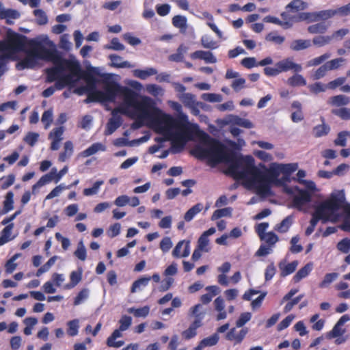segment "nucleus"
Listing matches in <instances>:
<instances>
[{"mask_svg": "<svg viewBox=\"0 0 350 350\" xmlns=\"http://www.w3.org/2000/svg\"><path fill=\"white\" fill-rule=\"evenodd\" d=\"M191 154L200 160L207 159L208 165L214 167L219 163L228 165L225 174L235 180H245L251 186H256L259 193L269 195L271 185H276L280 175L277 166H272L266 172L255 165L252 156L229 154L226 147L219 140L202 132L200 142L191 150Z\"/></svg>", "mask_w": 350, "mask_h": 350, "instance_id": "1", "label": "nucleus"}, {"mask_svg": "<svg viewBox=\"0 0 350 350\" xmlns=\"http://www.w3.org/2000/svg\"><path fill=\"white\" fill-rule=\"evenodd\" d=\"M135 103L131 108L137 112L138 119H147L155 133H167L175 131V118L154 107L150 98L144 96L139 99L138 94Z\"/></svg>", "mask_w": 350, "mask_h": 350, "instance_id": "2", "label": "nucleus"}, {"mask_svg": "<svg viewBox=\"0 0 350 350\" xmlns=\"http://www.w3.org/2000/svg\"><path fill=\"white\" fill-rule=\"evenodd\" d=\"M47 60L52 62L54 66L46 69V82L55 81L57 90L72 84L75 77L81 76V68L77 61L64 59L57 52Z\"/></svg>", "mask_w": 350, "mask_h": 350, "instance_id": "3", "label": "nucleus"}, {"mask_svg": "<svg viewBox=\"0 0 350 350\" xmlns=\"http://www.w3.org/2000/svg\"><path fill=\"white\" fill-rule=\"evenodd\" d=\"M102 82L105 85L104 91L94 90L88 94L85 100L86 103L90 102H113L118 96L122 98L124 105L126 107H132L135 104V99L138 93L133 90L122 86L118 83L112 81L111 74H102Z\"/></svg>", "mask_w": 350, "mask_h": 350, "instance_id": "4", "label": "nucleus"}, {"mask_svg": "<svg viewBox=\"0 0 350 350\" xmlns=\"http://www.w3.org/2000/svg\"><path fill=\"white\" fill-rule=\"evenodd\" d=\"M344 201L345 196L342 193L332 195L329 200H325L317 207L312 214L310 225L316 227L320 219H322L323 223L327 221L336 222L340 217L338 211L342 207Z\"/></svg>", "mask_w": 350, "mask_h": 350, "instance_id": "5", "label": "nucleus"}, {"mask_svg": "<svg viewBox=\"0 0 350 350\" xmlns=\"http://www.w3.org/2000/svg\"><path fill=\"white\" fill-rule=\"evenodd\" d=\"M181 108V105L176 103V152H180L194 137V131L187 116L180 112Z\"/></svg>", "mask_w": 350, "mask_h": 350, "instance_id": "6", "label": "nucleus"}, {"mask_svg": "<svg viewBox=\"0 0 350 350\" xmlns=\"http://www.w3.org/2000/svg\"><path fill=\"white\" fill-rule=\"evenodd\" d=\"M26 48H28L27 53L33 55L40 59L47 60L57 53L55 50L46 48L41 42L35 39L29 40L27 36L22 49L14 50V52L23 51Z\"/></svg>", "mask_w": 350, "mask_h": 350, "instance_id": "7", "label": "nucleus"}, {"mask_svg": "<svg viewBox=\"0 0 350 350\" xmlns=\"http://www.w3.org/2000/svg\"><path fill=\"white\" fill-rule=\"evenodd\" d=\"M26 36L9 29L7 33V40L0 41V51H8L14 52V50L22 49Z\"/></svg>", "mask_w": 350, "mask_h": 350, "instance_id": "8", "label": "nucleus"}, {"mask_svg": "<svg viewBox=\"0 0 350 350\" xmlns=\"http://www.w3.org/2000/svg\"><path fill=\"white\" fill-rule=\"evenodd\" d=\"M120 327L115 329L107 338L106 344L109 347L119 348L124 345L123 340L116 341V339L122 336L121 332L129 328L132 323V318L130 316L123 315L119 321Z\"/></svg>", "mask_w": 350, "mask_h": 350, "instance_id": "9", "label": "nucleus"}, {"mask_svg": "<svg viewBox=\"0 0 350 350\" xmlns=\"http://www.w3.org/2000/svg\"><path fill=\"white\" fill-rule=\"evenodd\" d=\"M126 108V107H118L114 109L112 111V117L109 120L106 126V129L105 131V135H111L121 126L122 123V118L120 115H118V113H121L122 114H128Z\"/></svg>", "mask_w": 350, "mask_h": 350, "instance_id": "10", "label": "nucleus"}, {"mask_svg": "<svg viewBox=\"0 0 350 350\" xmlns=\"http://www.w3.org/2000/svg\"><path fill=\"white\" fill-rule=\"evenodd\" d=\"M278 66L279 71L281 72H288L293 70L295 72H299L302 70L301 64L295 63L291 58H285L282 60L278 62L275 64Z\"/></svg>", "mask_w": 350, "mask_h": 350, "instance_id": "11", "label": "nucleus"}, {"mask_svg": "<svg viewBox=\"0 0 350 350\" xmlns=\"http://www.w3.org/2000/svg\"><path fill=\"white\" fill-rule=\"evenodd\" d=\"M349 320L350 317L348 314H345L341 317L334 326L332 330L327 333V338L331 339L342 336L345 332V329H342V327Z\"/></svg>", "mask_w": 350, "mask_h": 350, "instance_id": "12", "label": "nucleus"}, {"mask_svg": "<svg viewBox=\"0 0 350 350\" xmlns=\"http://www.w3.org/2000/svg\"><path fill=\"white\" fill-rule=\"evenodd\" d=\"M298 194L293 198V205L299 210H302V206L311 201V195L306 191L295 187Z\"/></svg>", "mask_w": 350, "mask_h": 350, "instance_id": "13", "label": "nucleus"}, {"mask_svg": "<svg viewBox=\"0 0 350 350\" xmlns=\"http://www.w3.org/2000/svg\"><path fill=\"white\" fill-rule=\"evenodd\" d=\"M175 274V263L172 262L164 271V275L166 276L161 282V291H166L168 290L173 283V279L168 277L169 275H173Z\"/></svg>", "mask_w": 350, "mask_h": 350, "instance_id": "14", "label": "nucleus"}, {"mask_svg": "<svg viewBox=\"0 0 350 350\" xmlns=\"http://www.w3.org/2000/svg\"><path fill=\"white\" fill-rule=\"evenodd\" d=\"M281 17L284 21V29H289L294 23H298V13L291 10H286V12L281 14Z\"/></svg>", "mask_w": 350, "mask_h": 350, "instance_id": "15", "label": "nucleus"}, {"mask_svg": "<svg viewBox=\"0 0 350 350\" xmlns=\"http://www.w3.org/2000/svg\"><path fill=\"white\" fill-rule=\"evenodd\" d=\"M192 59H199L204 60L206 63H216L217 59L211 51H196L191 54Z\"/></svg>", "mask_w": 350, "mask_h": 350, "instance_id": "16", "label": "nucleus"}, {"mask_svg": "<svg viewBox=\"0 0 350 350\" xmlns=\"http://www.w3.org/2000/svg\"><path fill=\"white\" fill-rule=\"evenodd\" d=\"M163 137H157L154 141L157 143L162 144L166 141H170V148L169 151L175 153V131H170L167 133H160Z\"/></svg>", "mask_w": 350, "mask_h": 350, "instance_id": "17", "label": "nucleus"}, {"mask_svg": "<svg viewBox=\"0 0 350 350\" xmlns=\"http://www.w3.org/2000/svg\"><path fill=\"white\" fill-rule=\"evenodd\" d=\"M298 262L297 260H294L287 265H286L285 260L280 261L278 264V267L281 271V277H286V275L293 273L295 271Z\"/></svg>", "mask_w": 350, "mask_h": 350, "instance_id": "18", "label": "nucleus"}, {"mask_svg": "<svg viewBox=\"0 0 350 350\" xmlns=\"http://www.w3.org/2000/svg\"><path fill=\"white\" fill-rule=\"evenodd\" d=\"M20 17V13L12 9H0V19H5L6 23L12 25L13 22L10 19H17Z\"/></svg>", "mask_w": 350, "mask_h": 350, "instance_id": "19", "label": "nucleus"}, {"mask_svg": "<svg viewBox=\"0 0 350 350\" xmlns=\"http://www.w3.org/2000/svg\"><path fill=\"white\" fill-rule=\"evenodd\" d=\"M202 325V323L200 322V318L198 317V319H196L190 325L189 328L183 332V336L187 340L193 338L197 334L196 329Z\"/></svg>", "mask_w": 350, "mask_h": 350, "instance_id": "20", "label": "nucleus"}, {"mask_svg": "<svg viewBox=\"0 0 350 350\" xmlns=\"http://www.w3.org/2000/svg\"><path fill=\"white\" fill-rule=\"evenodd\" d=\"M83 274V269L79 267L77 271H73L70 274V282L66 285V288L70 289L76 286L81 280Z\"/></svg>", "mask_w": 350, "mask_h": 350, "instance_id": "21", "label": "nucleus"}, {"mask_svg": "<svg viewBox=\"0 0 350 350\" xmlns=\"http://www.w3.org/2000/svg\"><path fill=\"white\" fill-rule=\"evenodd\" d=\"M349 103L350 98L343 94L332 96L328 100L329 104L336 107L347 105Z\"/></svg>", "mask_w": 350, "mask_h": 350, "instance_id": "22", "label": "nucleus"}, {"mask_svg": "<svg viewBox=\"0 0 350 350\" xmlns=\"http://www.w3.org/2000/svg\"><path fill=\"white\" fill-rule=\"evenodd\" d=\"M111 60V66L115 68H131V65L127 61H123L122 57L116 54H111L109 55Z\"/></svg>", "mask_w": 350, "mask_h": 350, "instance_id": "23", "label": "nucleus"}, {"mask_svg": "<svg viewBox=\"0 0 350 350\" xmlns=\"http://www.w3.org/2000/svg\"><path fill=\"white\" fill-rule=\"evenodd\" d=\"M189 241H180L176 244V257H186L189 254Z\"/></svg>", "mask_w": 350, "mask_h": 350, "instance_id": "24", "label": "nucleus"}, {"mask_svg": "<svg viewBox=\"0 0 350 350\" xmlns=\"http://www.w3.org/2000/svg\"><path fill=\"white\" fill-rule=\"evenodd\" d=\"M53 171V170H51V172L49 173L43 175L38 180V181L32 186V192L33 193H35V191L37 189L42 187L43 185H44L46 184L49 183L53 180H54V173Z\"/></svg>", "mask_w": 350, "mask_h": 350, "instance_id": "25", "label": "nucleus"}, {"mask_svg": "<svg viewBox=\"0 0 350 350\" xmlns=\"http://www.w3.org/2000/svg\"><path fill=\"white\" fill-rule=\"evenodd\" d=\"M99 150H105V146L100 143H94L83 150L81 154L82 157H88L96 154Z\"/></svg>", "mask_w": 350, "mask_h": 350, "instance_id": "26", "label": "nucleus"}, {"mask_svg": "<svg viewBox=\"0 0 350 350\" xmlns=\"http://www.w3.org/2000/svg\"><path fill=\"white\" fill-rule=\"evenodd\" d=\"M230 122L232 124L238 125L246 129H251L254 127V124L250 120L240 118L238 116H231Z\"/></svg>", "mask_w": 350, "mask_h": 350, "instance_id": "27", "label": "nucleus"}, {"mask_svg": "<svg viewBox=\"0 0 350 350\" xmlns=\"http://www.w3.org/2000/svg\"><path fill=\"white\" fill-rule=\"evenodd\" d=\"M273 165L277 166L279 172L290 176L291 174L296 171L298 168L297 163H288V164H277L273 163Z\"/></svg>", "mask_w": 350, "mask_h": 350, "instance_id": "28", "label": "nucleus"}, {"mask_svg": "<svg viewBox=\"0 0 350 350\" xmlns=\"http://www.w3.org/2000/svg\"><path fill=\"white\" fill-rule=\"evenodd\" d=\"M310 46V42L308 40H293L291 45L290 49L295 51L306 49Z\"/></svg>", "mask_w": 350, "mask_h": 350, "instance_id": "29", "label": "nucleus"}, {"mask_svg": "<svg viewBox=\"0 0 350 350\" xmlns=\"http://www.w3.org/2000/svg\"><path fill=\"white\" fill-rule=\"evenodd\" d=\"M307 8V3L301 0H293L286 6V10H291L296 13Z\"/></svg>", "mask_w": 350, "mask_h": 350, "instance_id": "30", "label": "nucleus"}, {"mask_svg": "<svg viewBox=\"0 0 350 350\" xmlns=\"http://www.w3.org/2000/svg\"><path fill=\"white\" fill-rule=\"evenodd\" d=\"M312 264L309 262L306 264L304 267L300 269L293 277L295 282H299L301 279L306 278L311 271Z\"/></svg>", "mask_w": 350, "mask_h": 350, "instance_id": "31", "label": "nucleus"}, {"mask_svg": "<svg viewBox=\"0 0 350 350\" xmlns=\"http://www.w3.org/2000/svg\"><path fill=\"white\" fill-rule=\"evenodd\" d=\"M287 83L292 87L306 85V80L302 75L296 72V74L288 79Z\"/></svg>", "mask_w": 350, "mask_h": 350, "instance_id": "32", "label": "nucleus"}, {"mask_svg": "<svg viewBox=\"0 0 350 350\" xmlns=\"http://www.w3.org/2000/svg\"><path fill=\"white\" fill-rule=\"evenodd\" d=\"M203 208V204L198 203L189 208L185 214L184 219L186 221H190L194 216L200 213Z\"/></svg>", "mask_w": 350, "mask_h": 350, "instance_id": "33", "label": "nucleus"}, {"mask_svg": "<svg viewBox=\"0 0 350 350\" xmlns=\"http://www.w3.org/2000/svg\"><path fill=\"white\" fill-rule=\"evenodd\" d=\"M37 59H39L38 57L27 53L26 57L20 62V65L23 68H31L36 66Z\"/></svg>", "mask_w": 350, "mask_h": 350, "instance_id": "34", "label": "nucleus"}, {"mask_svg": "<svg viewBox=\"0 0 350 350\" xmlns=\"http://www.w3.org/2000/svg\"><path fill=\"white\" fill-rule=\"evenodd\" d=\"M14 193L12 191H9L7 193L5 196V199L3 202V208L2 210V213L5 214L8 212L12 211L14 208Z\"/></svg>", "mask_w": 350, "mask_h": 350, "instance_id": "35", "label": "nucleus"}, {"mask_svg": "<svg viewBox=\"0 0 350 350\" xmlns=\"http://www.w3.org/2000/svg\"><path fill=\"white\" fill-rule=\"evenodd\" d=\"M150 281V278H147L146 276L139 278L133 283L131 287V292L134 293L137 291V289H140L141 287L146 286Z\"/></svg>", "mask_w": 350, "mask_h": 350, "instance_id": "36", "label": "nucleus"}, {"mask_svg": "<svg viewBox=\"0 0 350 350\" xmlns=\"http://www.w3.org/2000/svg\"><path fill=\"white\" fill-rule=\"evenodd\" d=\"M293 223V216L289 215L284 218L279 224L275 227V230L280 232H286Z\"/></svg>", "mask_w": 350, "mask_h": 350, "instance_id": "37", "label": "nucleus"}, {"mask_svg": "<svg viewBox=\"0 0 350 350\" xmlns=\"http://www.w3.org/2000/svg\"><path fill=\"white\" fill-rule=\"evenodd\" d=\"M13 227L14 224H10L2 230L0 237V246L3 245L10 240V237L11 235V232Z\"/></svg>", "mask_w": 350, "mask_h": 350, "instance_id": "38", "label": "nucleus"}, {"mask_svg": "<svg viewBox=\"0 0 350 350\" xmlns=\"http://www.w3.org/2000/svg\"><path fill=\"white\" fill-rule=\"evenodd\" d=\"M327 29V25L325 23H319L312 25L308 27V31L310 33H324Z\"/></svg>", "mask_w": 350, "mask_h": 350, "instance_id": "39", "label": "nucleus"}, {"mask_svg": "<svg viewBox=\"0 0 350 350\" xmlns=\"http://www.w3.org/2000/svg\"><path fill=\"white\" fill-rule=\"evenodd\" d=\"M157 73L156 69L153 68H148L146 70H135V76L141 79H146L150 76L154 75Z\"/></svg>", "mask_w": 350, "mask_h": 350, "instance_id": "40", "label": "nucleus"}, {"mask_svg": "<svg viewBox=\"0 0 350 350\" xmlns=\"http://www.w3.org/2000/svg\"><path fill=\"white\" fill-rule=\"evenodd\" d=\"M128 311L133 314L135 317H146L150 312V308L148 306L139 308H131Z\"/></svg>", "mask_w": 350, "mask_h": 350, "instance_id": "41", "label": "nucleus"}, {"mask_svg": "<svg viewBox=\"0 0 350 350\" xmlns=\"http://www.w3.org/2000/svg\"><path fill=\"white\" fill-rule=\"evenodd\" d=\"M330 128L325 124L316 126L313 129V133L315 137H320L326 135L329 132Z\"/></svg>", "mask_w": 350, "mask_h": 350, "instance_id": "42", "label": "nucleus"}, {"mask_svg": "<svg viewBox=\"0 0 350 350\" xmlns=\"http://www.w3.org/2000/svg\"><path fill=\"white\" fill-rule=\"evenodd\" d=\"M315 13L317 21L320 19L325 21L336 16L335 9L321 10Z\"/></svg>", "mask_w": 350, "mask_h": 350, "instance_id": "43", "label": "nucleus"}, {"mask_svg": "<svg viewBox=\"0 0 350 350\" xmlns=\"http://www.w3.org/2000/svg\"><path fill=\"white\" fill-rule=\"evenodd\" d=\"M232 213V208L230 207H226L221 209H217L214 211L211 216L212 220L218 219L222 217L230 216Z\"/></svg>", "mask_w": 350, "mask_h": 350, "instance_id": "44", "label": "nucleus"}, {"mask_svg": "<svg viewBox=\"0 0 350 350\" xmlns=\"http://www.w3.org/2000/svg\"><path fill=\"white\" fill-rule=\"evenodd\" d=\"M33 15L36 17V23L40 25H46L48 23V17L46 13L40 9L35 10Z\"/></svg>", "mask_w": 350, "mask_h": 350, "instance_id": "45", "label": "nucleus"}, {"mask_svg": "<svg viewBox=\"0 0 350 350\" xmlns=\"http://www.w3.org/2000/svg\"><path fill=\"white\" fill-rule=\"evenodd\" d=\"M104 183L103 180H97L96 181L93 186L90 188H85L83 189V195L85 196H90L96 194L98 191L100 187Z\"/></svg>", "mask_w": 350, "mask_h": 350, "instance_id": "46", "label": "nucleus"}, {"mask_svg": "<svg viewBox=\"0 0 350 350\" xmlns=\"http://www.w3.org/2000/svg\"><path fill=\"white\" fill-rule=\"evenodd\" d=\"M332 113L342 120H350V109L342 107L340 109H334L332 110Z\"/></svg>", "mask_w": 350, "mask_h": 350, "instance_id": "47", "label": "nucleus"}, {"mask_svg": "<svg viewBox=\"0 0 350 350\" xmlns=\"http://www.w3.org/2000/svg\"><path fill=\"white\" fill-rule=\"evenodd\" d=\"M74 255L79 260L84 261L87 258L86 249L82 241H79L77 250L74 252Z\"/></svg>", "mask_w": 350, "mask_h": 350, "instance_id": "48", "label": "nucleus"}, {"mask_svg": "<svg viewBox=\"0 0 350 350\" xmlns=\"http://www.w3.org/2000/svg\"><path fill=\"white\" fill-rule=\"evenodd\" d=\"M104 49L114 51H123L124 46L120 42L118 38H113L109 44L105 45Z\"/></svg>", "mask_w": 350, "mask_h": 350, "instance_id": "49", "label": "nucleus"}, {"mask_svg": "<svg viewBox=\"0 0 350 350\" xmlns=\"http://www.w3.org/2000/svg\"><path fill=\"white\" fill-rule=\"evenodd\" d=\"M331 57V54L329 53H325L321 55L319 57H315L309 62H308V66H317L322 64L323 62L327 60Z\"/></svg>", "mask_w": 350, "mask_h": 350, "instance_id": "50", "label": "nucleus"}, {"mask_svg": "<svg viewBox=\"0 0 350 350\" xmlns=\"http://www.w3.org/2000/svg\"><path fill=\"white\" fill-rule=\"evenodd\" d=\"M21 256V254H15L10 259L5 263V271L8 273H12L16 268L17 264L14 261Z\"/></svg>", "mask_w": 350, "mask_h": 350, "instance_id": "51", "label": "nucleus"}, {"mask_svg": "<svg viewBox=\"0 0 350 350\" xmlns=\"http://www.w3.org/2000/svg\"><path fill=\"white\" fill-rule=\"evenodd\" d=\"M180 100L187 107H189L197 103L195 100V96L189 93L182 94L180 96Z\"/></svg>", "mask_w": 350, "mask_h": 350, "instance_id": "52", "label": "nucleus"}, {"mask_svg": "<svg viewBox=\"0 0 350 350\" xmlns=\"http://www.w3.org/2000/svg\"><path fill=\"white\" fill-rule=\"evenodd\" d=\"M202 98L210 103H219L223 100L221 94L215 93H204L202 95Z\"/></svg>", "mask_w": 350, "mask_h": 350, "instance_id": "53", "label": "nucleus"}, {"mask_svg": "<svg viewBox=\"0 0 350 350\" xmlns=\"http://www.w3.org/2000/svg\"><path fill=\"white\" fill-rule=\"evenodd\" d=\"M332 40V37H330L329 36H319L313 38L312 42L314 45H317L318 46H323L325 44H329Z\"/></svg>", "mask_w": 350, "mask_h": 350, "instance_id": "54", "label": "nucleus"}, {"mask_svg": "<svg viewBox=\"0 0 350 350\" xmlns=\"http://www.w3.org/2000/svg\"><path fill=\"white\" fill-rule=\"evenodd\" d=\"M337 273H327L322 282L319 284L320 288H325L328 286L334 280L338 278Z\"/></svg>", "mask_w": 350, "mask_h": 350, "instance_id": "55", "label": "nucleus"}, {"mask_svg": "<svg viewBox=\"0 0 350 350\" xmlns=\"http://www.w3.org/2000/svg\"><path fill=\"white\" fill-rule=\"evenodd\" d=\"M347 136H350V132L342 131L338 134V137L334 140V144L345 147L347 145Z\"/></svg>", "mask_w": 350, "mask_h": 350, "instance_id": "56", "label": "nucleus"}, {"mask_svg": "<svg viewBox=\"0 0 350 350\" xmlns=\"http://www.w3.org/2000/svg\"><path fill=\"white\" fill-rule=\"evenodd\" d=\"M70 186H65L62 184L55 187L46 197V200H51L58 196L64 189H69Z\"/></svg>", "mask_w": 350, "mask_h": 350, "instance_id": "57", "label": "nucleus"}, {"mask_svg": "<svg viewBox=\"0 0 350 350\" xmlns=\"http://www.w3.org/2000/svg\"><path fill=\"white\" fill-rule=\"evenodd\" d=\"M187 27L186 17L176 15V27L180 29V32L183 34L185 33Z\"/></svg>", "mask_w": 350, "mask_h": 350, "instance_id": "58", "label": "nucleus"}, {"mask_svg": "<svg viewBox=\"0 0 350 350\" xmlns=\"http://www.w3.org/2000/svg\"><path fill=\"white\" fill-rule=\"evenodd\" d=\"M315 12L298 13V22L307 21L309 23L317 21Z\"/></svg>", "mask_w": 350, "mask_h": 350, "instance_id": "59", "label": "nucleus"}, {"mask_svg": "<svg viewBox=\"0 0 350 350\" xmlns=\"http://www.w3.org/2000/svg\"><path fill=\"white\" fill-rule=\"evenodd\" d=\"M68 334L74 336H76L78 334V329H79V321L77 319H74L72 321H68Z\"/></svg>", "mask_w": 350, "mask_h": 350, "instance_id": "60", "label": "nucleus"}, {"mask_svg": "<svg viewBox=\"0 0 350 350\" xmlns=\"http://www.w3.org/2000/svg\"><path fill=\"white\" fill-rule=\"evenodd\" d=\"M202 46L205 49H215L218 47L216 42L211 40L208 36H202L201 38Z\"/></svg>", "mask_w": 350, "mask_h": 350, "instance_id": "61", "label": "nucleus"}, {"mask_svg": "<svg viewBox=\"0 0 350 350\" xmlns=\"http://www.w3.org/2000/svg\"><path fill=\"white\" fill-rule=\"evenodd\" d=\"M39 135L37 133L29 132L24 137V142L29 145L33 146L38 142Z\"/></svg>", "mask_w": 350, "mask_h": 350, "instance_id": "62", "label": "nucleus"}, {"mask_svg": "<svg viewBox=\"0 0 350 350\" xmlns=\"http://www.w3.org/2000/svg\"><path fill=\"white\" fill-rule=\"evenodd\" d=\"M337 248L340 252L347 254L350 250V239L345 238L342 239L337 245Z\"/></svg>", "mask_w": 350, "mask_h": 350, "instance_id": "63", "label": "nucleus"}, {"mask_svg": "<svg viewBox=\"0 0 350 350\" xmlns=\"http://www.w3.org/2000/svg\"><path fill=\"white\" fill-rule=\"evenodd\" d=\"M345 212L346 216L340 228L345 231L350 232V206L345 208Z\"/></svg>", "mask_w": 350, "mask_h": 350, "instance_id": "64", "label": "nucleus"}]
</instances>
